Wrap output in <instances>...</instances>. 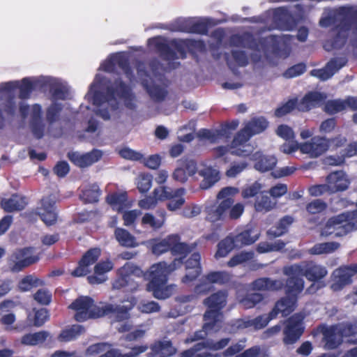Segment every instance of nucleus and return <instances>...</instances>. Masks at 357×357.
Returning a JSON list of instances; mask_svg holds the SVG:
<instances>
[{"label":"nucleus","mask_w":357,"mask_h":357,"mask_svg":"<svg viewBox=\"0 0 357 357\" xmlns=\"http://www.w3.org/2000/svg\"><path fill=\"white\" fill-rule=\"evenodd\" d=\"M209 24L207 20H197L192 18L190 33L206 35L208 32Z\"/></svg>","instance_id":"62"},{"label":"nucleus","mask_w":357,"mask_h":357,"mask_svg":"<svg viewBox=\"0 0 357 357\" xmlns=\"http://www.w3.org/2000/svg\"><path fill=\"white\" fill-rule=\"evenodd\" d=\"M230 45L234 47H247L248 48L259 52V47L264 50L269 45L273 46L277 45L278 38L276 36L271 35L261 38L257 41L252 34L245 33L243 35L234 34L230 37Z\"/></svg>","instance_id":"10"},{"label":"nucleus","mask_w":357,"mask_h":357,"mask_svg":"<svg viewBox=\"0 0 357 357\" xmlns=\"http://www.w3.org/2000/svg\"><path fill=\"white\" fill-rule=\"evenodd\" d=\"M33 248L26 247L15 250L8 259V266L13 272L18 273L24 268L36 264L40 259L38 255H33Z\"/></svg>","instance_id":"12"},{"label":"nucleus","mask_w":357,"mask_h":357,"mask_svg":"<svg viewBox=\"0 0 357 357\" xmlns=\"http://www.w3.org/2000/svg\"><path fill=\"white\" fill-rule=\"evenodd\" d=\"M101 255V250L98 248L89 249L82 257L78 262V266L72 271L73 277H82L89 272V267L95 264Z\"/></svg>","instance_id":"20"},{"label":"nucleus","mask_w":357,"mask_h":357,"mask_svg":"<svg viewBox=\"0 0 357 357\" xmlns=\"http://www.w3.org/2000/svg\"><path fill=\"white\" fill-rule=\"evenodd\" d=\"M231 341L229 337H224L218 341L207 340L195 344L191 348L183 351L179 357H215L206 349L218 351L225 349Z\"/></svg>","instance_id":"11"},{"label":"nucleus","mask_w":357,"mask_h":357,"mask_svg":"<svg viewBox=\"0 0 357 357\" xmlns=\"http://www.w3.org/2000/svg\"><path fill=\"white\" fill-rule=\"evenodd\" d=\"M112 102L106 91L105 93L96 92L93 94V104L100 107L96 111V114L105 121L110 119L111 112H114L111 110Z\"/></svg>","instance_id":"28"},{"label":"nucleus","mask_w":357,"mask_h":357,"mask_svg":"<svg viewBox=\"0 0 357 357\" xmlns=\"http://www.w3.org/2000/svg\"><path fill=\"white\" fill-rule=\"evenodd\" d=\"M102 156L100 151L93 149L85 154H80L78 152L70 151L68 153V159L75 165L79 167H86L98 162Z\"/></svg>","instance_id":"23"},{"label":"nucleus","mask_w":357,"mask_h":357,"mask_svg":"<svg viewBox=\"0 0 357 357\" xmlns=\"http://www.w3.org/2000/svg\"><path fill=\"white\" fill-rule=\"evenodd\" d=\"M357 273V264L342 266L335 269L331 277L330 288L333 291H340L351 284L352 278Z\"/></svg>","instance_id":"13"},{"label":"nucleus","mask_w":357,"mask_h":357,"mask_svg":"<svg viewBox=\"0 0 357 357\" xmlns=\"http://www.w3.org/2000/svg\"><path fill=\"white\" fill-rule=\"evenodd\" d=\"M52 337L50 333L46 331H40L33 333H27L21 338V343L24 345L36 346L43 343L48 337Z\"/></svg>","instance_id":"49"},{"label":"nucleus","mask_w":357,"mask_h":357,"mask_svg":"<svg viewBox=\"0 0 357 357\" xmlns=\"http://www.w3.org/2000/svg\"><path fill=\"white\" fill-rule=\"evenodd\" d=\"M55 204V201L52 199L51 196L44 197L40 201V206L37 208V214L47 226L54 225L57 220Z\"/></svg>","instance_id":"21"},{"label":"nucleus","mask_w":357,"mask_h":357,"mask_svg":"<svg viewBox=\"0 0 357 357\" xmlns=\"http://www.w3.org/2000/svg\"><path fill=\"white\" fill-rule=\"evenodd\" d=\"M276 202L273 201L271 196L263 192L257 196L254 207L257 212L265 213L274 208Z\"/></svg>","instance_id":"45"},{"label":"nucleus","mask_w":357,"mask_h":357,"mask_svg":"<svg viewBox=\"0 0 357 357\" xmlns=\"http://www.w3.org/2000/svg\"><path fill=\"white\" fill-rule=\"evenodd\" d=\"M152 43H154L161 57L165 61H174L177 59V52L180 54L181 59L186 58L185 46L183 42L172 40L171 45L174 49L167 43L159 41L157 38H149V43L151 44Z\"/></svg>","instance_id":"15"},{"label":"nucleus","mask_w":357,"mask_h":357,"mask_svg":"<svg viewBox=\"0 0 357 357\" xmlns=\"http://www.w3.org/2000/svg\"><path fill=\"white\" fill-rule=\"evenodd\" d=\"M252 136L244 126L234 135L231 142V153L241 157H248L252 152V148L248 142Z\"/></svg>","instance_id":"17"},{"label":"nucleus","mask_w":357,"mask_h":357,"mask_svg":"<svg viewBox=\"0 0 357 357\" xmlns=\"http://www.w3.org/2000/svg\"><path fill=\"white\" fill-rule=\"evenodd\" d=\"M153 193L158 196L160 201L169 200L167 208L171 211L180 208L185 203V199L183 198L185 189L183 188L174 190L171 188L161 186L155 188Z\"/></svg>","instance_id":"14"},{"label":"nucleus","mask_w":357,"mask_h":357,"mask_svg":"<svg viewBox=\"0 0 357 357\" xmlns=\"http://www.w3.org/2000/svg\"><path fill=\"white\" fill-rule=\"evenodd\" d=\"M15 87L10 91H5L3 93V96L6 93H10L15 88H19V98L22 100H26L29 98L32 91L34 90V84L28 77L23 78L22 79L21 84L18 86L17 82H12Z\"/></svg>","instance_id":"53"},{"label":"nucleus","mask_w":357,"mask_h":357,"mask_svg":"<svg viewBox=\"0 0 357 357\" xmlns=\"http://www.w3.org/2000/svg\"><path fill=\"white\" fill-rule=\"evenodd\" d=\"M251 285L254 290L275 291L280 289L283 284L280 280H273L268 278H260L254 280Z\"/></svg>","instance_id":"41"},{"label":"nucleus","mask_w":357,"mask_h":357,"mask_svg":"<svg viewBox=\"0 0 357 357\" xmlns=\"http://www.w3.org/2000/svg\"><path fill=\"white\" fill-rule=\"evenodd\" d=\"M141 83L153 102H162L166 99L168 91L165 88L155 84H150L146 78L142 79Z\"/></svg>","instance_id":"37"},{"label":"nucleus","mask_w":357,"mask_h":357,"mask_svg":"<svg viewBox=\"0 0 357 357\" xmlns=\"http://www.w3.org/2000/svg\"><path fill=\"white\" fill-rule=\"evenodd\" d=\"M0 204L4 211L12 213L23 210L26 205V202L24 197L17 194H13L9 198L2 199Z\"/></svg>","instance_id":"38"},{"label":"nucleus","mask_w":357,"mask_h":357,"mask_svg":"<svg viewBox=\"0 0 357 357\" xmlns=\"http://www.w3.org/2000/svg\"><path fill=\"white\" fill-rule=\"evenodd\" d=\"M296 302V298L287 295L275 303L271 312L275 318L280 313H281L282 316L284 317H287L294 310Z\"/></svg>","instance_id":"34"},{"label":"nucleus","mask_w":357,"mask_h":357,"mask_svg":"<svg viewBox=\"0 0 357 357\" xmlns=\"http://www.w3.org/2000/svg\"><path fill=\"white\" fill-rule=\"evenodd\" d=\"M104 303L99 305L94 303V300L89 296H79L70 305L69 308L75 311L74 318L78 322L102 317Z\"/></svg>","instance_id":"7"},{"label":"nucleus","mask_w":357,"mask_h":357,"mask_svg":"<svg viewBox=\"0 0 357 357\" xmlns=\"http://www.w3.org/2000/svg\"><path fill=\"white\" fill-rule=\"evenodd\" d=\"M113 268L114 264L109 259L99 261L94 266V274L87 278L89 283L93 285L103 283L107 279L105 273L112 271Z\"/></svg>","instance_id":"29"},{"label":"nucleus","mask_w":357,"mask_h":357,"mask_svg":"<svg viewBox=\"0 0 357 357\" xmlns=\"http://www.w3.org/2000/svg\"><path fill=\"white\" fill-rule=\"evenodd\" d=\"M239 192L238 188L228 186L222 188L217 195L219 204H211L205 208L206 220L211 222H215L225 219L227 211L234 203V197Z\"/></svg>","instance_id":"3"},{"label":"nucleus","mask_w":357,"mask_h":357,"mask_svg":"<svg viewBox=\"0 0 357 357\" xmlns=\"http://www.w3.org/2000/svg\"><path fill=\"white\" fill-rule=\"evenodd\" d=\"M114 236L119 244L123 247L135 248L137 245L135 236L125 229L116 228Z\"/></svg>","instance_id":"51"},{"label":"nucleus","mask_w":357,"mask_h":357,"mask_svg":"<svg viewBox=\"0 0 357 357\" xmlns=\"http://www.w3.org/2000/svg\"><path fill=\"white\" fill-rule=\"evenodd\" d=\"M50 92L54 100H64L68 95V89L61 84H54L50 86Z\"/></svg>","instance_id":"64"},{"label":"nucleus","mask_w":357,"mask_h":357,"mask_svg":"<svg viewBox=\"0 0 357 357\" xmlns=\"http://www.w3.org/2000/svg\"><path fill=\"white\" fill-rule=\"evenodd\" d=\"M85 332L84 326L79 324H73L69 328L62 330L58 335L57 339L59 342H67L77 339Z\"/></svg>","instance_id":"46"},{"label":"nucleus","mask_w":357,"mask_h":357,"mask_svg":"<svg viewBox=\"0 0 357 357\" xmlns=\"http://www.w3.org/2000/svg\"><path fill=\"white\" fill-rule=\"evenodd\" d=\"M268 121L264 116L253 117L245 126L252 136L263 132L268 126Z\"/></svg>","instance_id":"48"},{"label":"nucleus","mask_w":357,"mask_h":357,"mask_svg":"<svg viewBox=\"0 0 357 357\" xmlns=\"http://www.w3.org/2000/svg\"><path fill=\"white\" fill-rule=\"evenodd\" d=\"M107 96L112 100L111 110L117 111L119 107V103L116 98L123 101L126 108L130 110H135L136 105V96L132 91V87L126 84L122 79L116 78L111 86L106 88Z\"/></svg>","instance_id":"5"},{"label":"nucleus","mask_w":357,"mask_h":357,"mask_svg":"<svg viewBox=\"0 0 357 357\" xmlns=\"http://www.w3.org/2000/svg\"><path fill=\"white\" fill-rule=\"evenodd\" d=\"M298 98H294L289 99L287 102L278 107L275 111V116L277 117H282L287 114L291 112L294 109H297Z\"/></svg>","instance_id":"59"},{"label":"nucleus","mask_w":357,"mask_h":357,"mask_svg":"<svg viewBox=\"0 0 357 357\" xmlns=\"http://www.w3.org/2000/svg\"><path fill=\"white\" fill-rule=\"evenodd\" d=\"M142 273V270L137 266L126 263L119 269L117 277L112 282V289L116 290L125 289L132 292L138 289V282L135 280Z\"/></svg>","instance_id":"8"},{"label":"nucleus","mask_w":357,"mask_h":357,"mask_svg":"<svg viewBox=\"0 0 357 357\" xmlns=\"http://www.w3.org/2000/svg\"><path fill=\"white\" fill-rule=\"evenodd\" d=\"M39 284V279L32 275H28L20 281L18 287L21 291H28L33 287H38Z\"/></svg>","instance_id":"61"},{"label":"nucleus","mask_w":357,"mask_h":357,"mask_svg":"<svg viewBox=\"0 0 357 357\" xmlns=\"http://www.w3.org/2000/svg\"><path fill=\"white\" fill-rule=\"evenodd\" d=\"M199 175L203 178L200 188L207 190L214 185L220 179V172L211 166H205L199 171Z\"/></svg>","instance_id":"35"},{"label":"nucleus","mask_w":357,"mask_h":357,"mask_svg":"<svg viewBox=\"0 0 357 357\" xmlns=\"http://www.w3.org/2000/svg\"><path fill=\"white\" fill-rule=\"evenodd\" d=\"M114 314L116 321H121L128 318V311L125 306L104 303L102 317Z\"/></svg>","instance_id":"43"},{"label":"nucleus","mask_w":357,"mask_h":357,"mask_svg":"<svg viewBox=\"0 0 357 357\" xmlns=\"http://www.w3.org/2000/svg\"><path fill=\"white\" fill-rule=\"evenodd\" d=\"M148 349L149 346L146 344L137 345L132 347L130 351L126 354H122L118 349H110L99 357H137Z\"/></svg>","instance_id":"44"},{"label":"nucleus","mask_w":357,"mask_h":357,"mask_svg":"<svg viewBox=\"0 0 357 357\" xmlns=\"http://www.w3.org/2000/svg\"><path fill=\"white\" fill-rule=\"evenodd\" d=\"M326 181L331 193L344 191L348 188L350 183L347 174L343 171H335L330 173Z\"/></svg>","instance_id":"26"},{"label":"nucleus","mask_w":357,"mask_h":357,"mask_svg":"<svg viewBox=\"0 0 357 357\" xmlns=\"http://www.w3.org/2000/svg\"><path fill=\"white\" fill-rule=\"evenodd\" d=\"M316 331L323 335L322 342L325 348L335 349L342 344L343 340L339 331V326L336 324L327 326L325 324H319Z\"/></svg>","instance_id":"18"},{"label":"nucleus","mask_w":357,"mask_h":357,"mask_svg":"<svg viewBox=\"0 0 357 357\" xmlns=\"http://www.w3.org/2000/svg\"><path fill=\"white\" fill-rule=\"evenodd\" d=\"M222 331L228 334H235L239 331L247 328L245 319H237L226 323L222 327Z\"/></svg>","instance_id":"57"},{"label":"nucleus","mask_w":357,"mask_h":357,"mask_svg":"<svg viewBox=\"0 0 357 357\" xmlns=\"http://www.w3.org/2000/svg\"><path fill=\"white\" fill-rule=\"evenodd\" d=\"M325 98L326 96L320 92L310 91L299 102L298 101L297 109L303 112H308L318 106Z\"/></svg>","instance_id":"32"},{"label":"nucleus","mask_w":357,"mask_h":357,"mask_svg":"<svg viewBox=\"0 0 357 357\" xmlns=\"http://www.w3.org/2000/svg\"><path fill=\"white\" fill-rule=\"evenodd\" d=\"M293 222V217L284 215L267 231V236L271 238L282 236L288 232Z\"/></svg>","instance_id":"39"},{"label":"nucleus","mask_w":357,"mask_h":357,"mask_svg":"<svg viewBox=\"0 0 357 357\" xmlns=\"http://www.w3.org/2000/svg\"><path fill=\"white\" fill-rule=\"evenodd\" d=\"M259 232L252 227H247L242 231L234 236L237 247L241 248L255 243L259 238Z\"/></svg>","instance_id":"36"},{"label":"nucleus","mask_w":357,"mask_h":357,"mask_svg":"<svg viewBox=\"0 0 357 357\" xmlns=\"http://www.w3.org/2000/svg\"><path fill=\"white\" fill-rule=\"evenodd\" d=\"M305 331L303 318L294 314L285 321L283 330L282 341L286 345L295 344L302 336Z\"/></svg>","instance_id":"16"},{"label":"nucleus","mask_w":357,"mask_h":357,"mask_svg":"<svg viewBox=\"0 0 357 357\" xmlns=\"http://www.w3.org/2000/svg\"><path fill=\"white\" fill-rule=\"evenodd\" d=\"M102 191L96 183L85 185L79 193V199L84 204H95L99 201Z\"/></svg>","instance_id":"40"},{"label":"nucleus","mask_w":357,"mask_h":357,"mask_svg":"<svg viewBox=\"0 0 357 357\" xmlns=\"http://www.w3.org/2000/svg\"><path fill=\"white\" fill-rule=\"evenodd\" d=\"M340 247L337 242H326L315 244L310 250L312 255L331 253Z\"/></svg>","instance_id":"56"},{"label":"nucleus","mask_w":357,"mask_h":357,"mask_svg":"<svg viewBox=\"0 0 357 357\" xmlns=\"http://www.w3.org/2000/svg\"><path fill=\"white\" fill-rule=\"evenodd\" d=\"M173 234L168 235L162 240H155L152 245V252L160 255L169 250L172 252Z\"/></svg>","instance_id":"54"},{"label":"nucleus","mask_w":357,"mask_h":357,"mask_svg":"<svg viewBox=\"0 0 357 357\" xmlns=\"http://www.w3.org/2000/svg\"><path fill=\"white\" fill-rule=\"evenodd\" d=\"M30 128L36 139H39L43 137L45 125L42 121V107L39 104H34L32 106Z\"/></svg>","instance_id":"31"},{"label":"nucleus","mask_w":357,"mask_h":357,"mask_svg":"<svg viewBox=\"0 0 357 357\" xmlns=\"http://www.w3.org/2000/svg\"><path fill=\"white\" fill-rule=\"evenodd\" d=\"M275 319L271 311L268 314H264L256 317L252 319L245 320L246 328L253 327L255 330H260L265 328L272 319Z\"/></svg>","instance_id":"52"},{"label":"nucleus","mask_w":357,"mask_h":357,"mask_svg":"<svg viewBox=\"0 0 357 357\" xmlns=\"http://www.w3.org/2000/svg\"><path fill=\"white\" fill-rule=\"evenodd\" d=\"M328 150V142L324 136L312 137L310 141L301 143V153L310 158H317Z\"/></svg>","instance_id":"19"},{"label":"nucleus","mask_w":357,"mask_h":357,"mask_svg":"<svg viewBox=\"0 0 357 357\" xmlns=\"http://www.w3.org/2000/svg\"><path fill=\"white\" fill-rule=\"evenodd\" d=\"M115 64L121 68L128 77L132 75V70L129 60L120 54L114 56L112 60L105 65V70L107 72L112 71Z\"/></svg>","instance_id":"42"},{"label":"nucleus","mask_w":357,"mask_h":357,"mask_svg":"<svg viewBox=\"0 0 357 357\" xmlns=\"http://www.w3.org/2000/svg\"><path fill=\"white\" fill-rule=\"evenodd\" d=\"M166 220V212L165 210H158L156 215L151 213H146L141 220V225L144 228H151L157 231L162 228Z\"/></svg>","instance_id":"33"},{"label":"nucleus","mask_w":357,"mask_h":357,"mask_svg":"<svg viewBox=\"0 0 357 357\" xmlns=\"http://www.w3.org/2000/svg\"><path fill=\"white\" fill-rule=\"evenodd\" d=\"M227 298L226 290H218L203 301L206 310L203 314L202 330L195 333L192 341L204 339L208 334L216 333L222 329L223 309L227 304Z\"/></svg>","instance_id":"2"},{"label":"nucleus","mask_w":357,"mask_h":357,"mask_svg":"<svg viewBox=\"0 0 357 357\" xmlns=\"http://www.w3.org/2000/svg\"><path fill=\"white\" fill-rule=\"evenodd\" d=\"M253 257L254 253L252 252L242 251L234 255L227 262V265L229 267H234L251 260Z\"/></svg>","instance_id":"60"},{"label":"nucleus","mask_w":357,"mask_h":357,"mask_svg":"<svg viewBox=\"0 0 357 357\" xmlns=\"http://www.w3.org/2000/svg\"><path fill=\"white\" fill-rule=\"evenodd\" d=\"M147 357H170L176 353L171 340H156L149 347Z\"/></svg>","instance_id":"27"},{"label":"nucleus","mask_w":357,"mask_h":357,"mask_svg":"<svg viewBox=\"0 0 357 357\" xmlns=\"http://www.w3.org/2000/svg\"><path fill=\"white\" fill-rule=\"evenodd\" d=\"M357 229V210L333 216L328 220L321 230V235L343 236Z\"/></svg>","instance_id":"4"},{"label":"nucleus","mask_w":357,"mask_h":357,"mask_svg":"<svg viewBox=\"0 0 357 357\" xmlns=\"http://www.w3.org/2000/svg\"><path fill=\"white\" fill-rule=\"evenodd\" d=\"M347 61L345 57L332 58L323 68L314 69L310 72V74L322 81L327 80L340 68L346 66Z\"/></svg>","instance_id":"22"},{"label":"nucleus","mask_w":357,"mask_h":357,"mask_svg":"<svg viewBox=\"0 0 357 357\" xmlns=\"http://www.w3.org/2000/svg\"><path fill=\"white\" fill-rule=\"evenodd\" d=\"M289 273L291 274H301V276L312 282L308 289L307 291L310 292L311 289L314 287V283H318V288H322L326 286V284L322 282V280L328 275V271L324 266L318 264L314 261H303L298 264H294L289 266Z\"/></svg>","instance_id":"6"},{"label":"nucleus","mask_w":357,"mask_h":357,"mask_svg":"<svg viewBox=\"0 0 357 357\" xmlns=\"http://www.w3.org/2000/svg\"><path fill=\"white\" fill-rule=\"evenodd\" d=\"M178 234H173L172 254L179 255L178 258H175L169 264L165 261L155 264L144 274L145 279L149 280L146 290L151 291L156 298L165 299L168 297L167 290L165 287L169 275L182 266L184 259L193 249L192 246L181 243Z\"/></svg>","instance_id":"1"},{"label":"nucleus","mask_w":357,"mask_h":357,"mask_svg":"<svg viewBox=\"0 0 357 357\" xmlns=\"http://www.w3.org/2000/svg\"><path fill=\"white\" fill-rule=\"evenodd\" d=\"M252 160L255 162V169L261 173L273 170L278 163L275 155H266L258 151L253 155Z\"/></svg>","instance_id":"30"},{"label":"nucleus","mask_w":357,"mask_h":357,"mask_svg":"<svg viewBox=\"0 0 357 357\" xmlns=\"http://www.w3.org/2000/svg\"><path fill=\"white\" fill-rule=\"evenodd\" d=\"M206 282L211 284H225L230 282V275L226 271H211L204 275Z\"/></svg>","instance_id":"55"},{"label":"nucleus","mask_w":357,"mask_h":357,"mask_svg":"<svg viewBox=\"0 0 357 357\" xmlns=\"http://www.w3.org/2000/svg\"><path fill=\"white\" fill-rule=\"evenodd\" d=\"M34 316L33 319V326L40 327L50 319L49 310L45 308L38 310L33 309Z\"/></svg>","instance_id":"63"},{"label":"nucleus","mask_w":357,"mask_h":357,"mask_svg":"<svg viewBox=\"0 0 357 357\" xmlns=\"http://www.w3.org/2000/svg\"><path fill=\"white\" fill-rule=\"evenodd\" d=\"M351 29L349 20L343 19L330 31V38L325 40L324 48L329 52L343 47L347 42Z\"/></svg>","instance_id":"9"},{"label":"nucleus","mask_w":357,"mask_h":357,"mask_svg":"<svg viewBox=\"0 0 357 357\" xmlns=\"http://www.w3.org/2000/svg\"><path fill=\"white\" fill-rule=\"evenodd\" d=\"M215 258L225 257L235 248H238L234 237L231 235L227 236L221 240L218 244Z\"/></svg>","instance_id":"50"},{"label":"nucleus","mask_w":357,"mask_h":357,"mask_svg":"<svg viewBox=\"0 0 357 357\" xmlns=\"http://www.w3.org/2000/svg\"><path fill=\"white\" fill-rule=\"evenodd\" d=\"M63 105L56 101H53L45 110V119L50 126L59 122L61 119Z\"/></svg>","instance_id":"47"},{"label":"nucleus","mask_w":357,"mask_h":357,"mask_svg":"<svg viewBox=\"0 0 357 357\" xmlns=\"http://www.w3.org/2000/svg\"><path fill=\"white\" fill-rule=\"evenodd\" d=\"M201 255L199 252H194L185 261V266L186 274L182 278L183 283H188L195 280L202 273L200 264Z\"/></svg>","instance_id":"25"},{"label":"nucleus","mask_w":357,"mask_h":357,"mask_svg":"<svg viewBox=\"0 0 357 357\" xmlns=\"http://www.w3.org/2000/svg\"><path fill=\"white\" fill-rule=\"evenodd\" d=\"M284 274L288 276L286 284L285 291L288 296L296 298L304 289L305 282L301 274H291L289 273V266L284 268Z\"/></svg>","instance_id":"24"},{"label":"nucleus","mask_w":357,"mask_h":357,"mask_svg":"<svg viewBox=\"0 0 357 357\" xmlns=\"http://www.w3.org/2000/svg\"><path fill=\"white\" fill-rule=\"evenodd\" d=\"M345 109L344 100L335 99L328 100L324 105V111L328 114H335Z\"/></svg>","instance_id":"58"}]
</instances>
